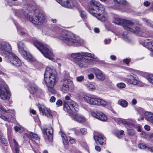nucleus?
<instances>
[{
    "label": "nucleus",
    "mask_w": 153,
    "mask_h": 153,
    "mask_svg": "<svg viewBox=\"0 0 153 153\" xmlns=\"http://www.w3.org/2000/svg\"><path fill=\"white\" fill-rule=\"evenodd\" d=\"M51 36L63 40L66 44L69 46H79L83 42L82 40L79 38L75 37L71 32L66 30L62 31L59 28H56L55 30L52 32Z\"/></svg>",
    "instance_id": "obj_1"
},
{
    "label": "nucleus",
    "mask_w": 153,
    "mask_h": 153,
    "mask_svg": "<svg viewBox=\"0 0 153 153\" xmlns=\"http://www.w3.org/2000/svg\"><path fill=\"white\" fill-rule=\"evenodd\" d=\"M31 6L28 4L25 5L22 10H16V15L18 16H22L24 15L32 23L37 25L42 24L45 19V16L42 13L31 11Z\"/></svg>",
    "instance_id": "obj_2"
},
{
    "label": "nucleus",
    "mask_w": 153,
    "mask_h": 153,
    "mask_svg": "<svg viewBox=\"0 0 153 153\" xmlns=\"http://www.w3.org/2000/svg\"><path fill=\"white\" fill-rule=\"evenodd\" d=\"M89 12L100 21L104 22L106 19L107 15L104 6L94 0L90 1L88 3Z\"/></svg>",
    "instance_id": "obj_3"
},
{
    "label": "nucleus",
    "mask_w": 153,
    "mask_h": 153,
    "mask_svg": "<svg viewBox=\"0 0 153 153\" xmlns=\"http://www.w3.org/2000/svg\"><path fill=\"white\" fill-rule=\"evenodd\" d=\"M112 22L116 24L122 25L125 29L129 31H131L139 35L140 34V29L139 27H135L134 30L131 27L134 24V23L131 21L114 17L113 19Z\"/></svg>",
    "instance_id": "obj_4"
},
{
    "label": "nucleus",
    "mask_w": 153,
    "mask_h": 153,
    "mask_svg": "<svg viewBox=\"0 0 153 153\" xmlns=\"http://www.w3.org/2000/svg\"><path fill=\"white\" fill-rule=\"evenodd\" d=\"M71 96L70 94L65 96V99L66 101H64L63 104L64 110L66 111L70 116L73 115V113H75L79 110L78 105L71 99Z\"/></svg>",
    "instance_id": "obj_5"
},
{
    "label": "nucleus",
    "mask_w": 153,
    "mask_h": 153,
    "mask_svg": "<svg viewBox=\"0 0 153 153\" xmlns=\"http://www.w3.org/2000/svg\"><path fill=\"white\" fill-rule=\"evenodd\" d=\"M33 44L45 57L50 59H53L54 54L48 45L37 40L34 41Z\"/></svg>",
    "instance_id": "obj_6"
},
{
    "label": "nucleus",
    "mask_w": 153,
    "mask_h": 153,
    "mask_svg": "<svg viewBox=\"0 0 153 153\" xmlns=\"http://www.w3.org/2000/svg\"><path fill=\"white\" fill-rule=\"evenodd\" d=\"M56 75L51 68H47L44 74V81L46 85L53 86L56 83Z\"/></svg>",
    "instance_id": "obj_7"
},
{
    "label": "nucleus",
    "mask_w": 153,
    "mask_h": 153,
    "mask_svg": "<svg viewBox=\"0 0 153 153\" xmlns=\"http://www.w3.org/2000/svg\"><path fill=\"white\" fill-rule=\"evenodd\" d=\"M2 81L0 82V97L3 100L8 99L10 97V92L8 86L5 82Z\"/></svg>",
    "instance_id": "obj_8"
},
{
    "label": "nucleus",
    "mask_w": 153,
    "mask_h": 153,
    "mask_svg": "<svg viewBox=\"0 0 153 153\" xmlns=\"http://www.w3.org/2000/svg\"><path fill=\"white\" fill-rule=\"evenodd\" d=\"M11 45L6 42H4L0 43V51H2L4 54L9 56L12 54Z\"/></svg>",
    "instance_id": "obj_9"
},
{
    "label": "nucleus",
    "mask_w": 153,
    "mask_h": 153,
    "mask_svg": "<svg viewBox=\"0 0 153 153\" xmlns=\"http://www.w3.org/2000/svg\"><path fill=\"white\" fill-rule=\"evenodd\" d=\"M72 81L70 79H64L60 82V86L61 90L65 92L69 90L70 85L72 84Z\"/></svg>",
    "instance_id": "obj_10"
},
{
    "label": "nucleus",
    "mask_w": 153,
    "mask_h": 153,
    "mask_svg": "<svg viewBox=\"0 0 153 153\" xmlns=\"http://www.w3.org/2000/svg\"><path fill=\"white\" fill-rule=\"evenodd\" d=\"M62 6L68 8H72L75 5V0H56Z\"/></svg>",
    "instance_id": "obj_11"
},
{
    "label": "nucleus",
    "mask_w": 153,
    "mask_h": 153,
    "mask_svg": "<svg viewBox=\"0 0 153 153\" xmlns=\"http://www.w3.org/2000/svg\"><path fill=\"white\" fill-rule=\"evenodd\" d=\"M43 134L47 136V138L49 141L53 140V129L52 127H49L48 128H43L42 130Z\"/></svg>",
    "instance_id": "obj_12"
},
{
    "label": "nucleus",
    "mask_w": 153,
    "mask_h": 153,
    "mask_svg": "<svg viewBox=\"0 0 153 153\" xmlns=\"http://www.w3.org/2000/svg\"><path fill=\"white\" fill-rule=\"evenodd\" d=\"M91 114L93 117L102 121H105L107 119V116L101 112H92Z\"/></svg>",
    "instance_id": "obj_13"
},
{
    "label": "nucleus",
    "mask_w": 153,
    "mask_h": 153,
    "mask_svg": "<svg viewBox=\"0 0 153 153\" xmlns=\"http://www.w3.org/2000/svg\"><path fill=\"white\" fill-rule=\"evenodd\" d=\"M125 81L128 83L134 85H137L139 83L138 79L132 75L127 76V77L125 79Z\"/></svg>",
    "instance_id": "obj_14"
},
{
    "label": "nucleus",
    "mask_w": 153,
    "mask_h": 153,
    "mask_svg": "<svg viewBox=\"0 0 153 153\" xmlns=\"http://www.w3.org/2000/svg\"><path fill=\"white\" fill-rule=\"evenodd\" d=\"M3 112H5L6 113H8L9 112L4 109L2 106L0 105V117L3 119L4 120L8 121L10 122V120H9V118H12V117H13L14 114L13 113H11L10 114H9V115H10V116H9L8 118H7L5 116L2 115V113Z\"/></svg>",
    "instance_id": "obj_15"
},
{
    "label": "nucleus",
    "mask_w": 153,
    "mask_h": 153,
    "mask_svg": "<svg viewBox=\"0 0 153 153\" xmlns=\"http://www.w3.org/2000/svg\"><path fill=\"white\" fill-rule=\"evenodd\" d=\"M12 55H10L9 57L11 56L12 59L10 61L11 62L16 66H19L21 65L22 62L20 59L15 54L12 53Z\"/></svg>",
    "instance_id": "obj_16"
},
{
    "label": "nucleus",
    "mask_w": 153,
    "mask_h": 153,
    "mask_svg": "<svg viewBox=\"0 0 153 153\" xmlns=\"http://www.w3.org/2000/svg\"><path fill=\"white\" fill-rule=\"evenodd\" d=\"M83 98L86 102L90 104L96 105L97 104V98L85 96L83 97Z\"/></svg>",
    "instance_id": "obj_17"
},
{
    "label": "nucleus",
    "mask_w": 153,
    "mask_h": 153,
    "mask_svg": "<svg viewBox=\"0 0 153 153\" xmlns=\"http://www.w3.org/2000/svg\"><path fill=\"white\" fill-rule=\"evenodd\" d=\"M39 110L40 112L43 115H45L48 117L50 118L52 117L53 116L51 114V111L49 109L46 108H42L39 107Z\"/></svg>",
    "instance_id": "obj_18"
},
{
    "label": "nucleus",
    "mask_w": 153,
    "mask_h": 153,
    "mask_svg": "<svg viewBox=\"0 0 153 153\" xmlns=\"http://www.w3.org/2000/svg\"><path fill=\"white\" fill-rule=\"evenodd\" d=\"M94 139L96 142L98 141L100 145H104L105 143L106 138L101 134L94 136Z\"/></svg>",
    "instance_id": "obj_19"
},
{
    "label": "nucleus",
    "mask_w": 153,
    "mask_h": 153,
    "mask_svg": "<svg viewBox=\"0 0 153 153\" xmlns=\"http://www.w3.org/2000/svg\"><path fill=\"white\" fill-rule=\"evenodd\" d=\"M80 58V59L79 61H76L75 63L80 67H84V65H85V63L88 62L89 59L87 56L85 57L83 56L81 58Z\"/></svg>",
    "instance_id": "obj_20"
},
{
    "label": "nucleus",
    "mask_w": 153,
    "mask_h": 153,
    "mask_svg": "<svg viewBox=\"0 0 153 153\" xmlns=\"http://www.w3.org/2000/svg\"><path fill=\"white\" fill-rule=\"evenodd\" d=\"M95 74L97 79L100 81H103L105 79V75L102 73L100 70L98 69L96 70Z\"/></svg>",
    "instance_id": "obj_21"
},
{
    "label": "nucleus",
    "mask_w": 153,
    "mask_h": 153,
    "mask_svg": "<svg viewBox=\"0 0 153 153\" xmlns=\"http://www.w3.org/2000/svg\"><path fill=\"white\" fill-rule=\"evenodd\" d=\"M82 53H73L71 54V57L72 58L74 59L75 62L76 61H78L80 59V58H81L83 57Z\"/></svg>",
    "instance_id": "obj_22"
},
{
    "label": "nucleus",
    "mask_w": 153,
    "mask_h": 153,
    "mask_svg": "<svg viewBox=\"0 0 153 153\" xmlns=\"http://www.w3.org/2000/svg\"><path fill=\"white\" fill-rule=\"evenodd\" d=\"M144 46L151 51H152V46H153V41L150 39H146L144 42Z\"/></svg>",
    "instance_id": "obj_23"
},
{
    "label": "nucleus",
    "mask_w": 153,
    "mask_h": 153,
    "mask_svg": "<svg viewBox=\"0 0 153 153\" xmlns=\"http://www.w3.org/2000/svg\"><path fill=\"white\" fill-rule=\"evenodd\" d=\"M145 118L147 120L153 122V113L146 112L145 113Z\"/></svg>",
    "instance_id": "obj_24"
},
{
    "label": "nucleus",
    "mask_w": 153,
    "mask_h": 153,
    "mask_svg": "<svg viewBox=\"0 0 153 153\" xmlns=\"http://www.w3.org/2000/svg\"><path fill=\"white\" fill-rule=\"evenodd\" d=\"M2 144L5 146L8 144L7 140L4 137L3 134L0 130V144Z\"/></svg>",
    "instance_id": "obj_25"
},
{
    "label": "nucleus",
    "mask_w": 153,
    "mask_h": 153,
    "mask_svg": "<svg viewBox=\"0 0 153 153\" xmlns=\"http://www.w3.org/2000/svg\"><path fill=\"white\" fill-rule=\"evenodd\" d=\"M20 53L22 54V53H24L26 54L25 51L24 49V44L21 42H18L17 44Z\"/></svg>",
    "instance_id": "obj_26"
},
{
    "label": "nucleus",
    "mask_w": 153,
    "mask_h": 153,
    "mask_svg": "<svg viewBox=\"0 0 153 153\" xmlns=\"http://www.w3.org/2000/svg\"><path fill=\"white\" fill-rule=\"evenodd\" d=\"M38 90V87L36 85L34 84H31L30 85L29 91L31 94H33L35 93Z\"/></svg>",
    "instance_id": "obj_27"
},
{
    "label": "nucleus",
    "mask_w": 153,
    "mask_h": 153,
    "mask_svg": "<svg viewBox=\"0 0 153 153\" xmlns=\"http://www.w3.org/2000/svg\"><path fill=\"white\" fill-rule=\"evenodd\" d=\"M114 3L116 5L119 6L120 5H127L128 3L125 0H113Z\"/></svg>",
    "instance_id": "obj_28"
},
{
    "label": "nucleus",
    "mask_w": 153,
    "mask_h": 153,
    "mask_svg": "<svg viewBox=\"0 0 153 153\" xmlns=\"http://www.w3.org/2000/svg\"><path fill=\"white\" fill-rule=\"evenodd\" d=\"M131 121L130 120L129 121L128 120H123L122 121V123L124 126H126L129 128H132L134 126V125L131 122Z\"/></svg>",
    "instance_id": "obj_29"
},
{
    "label": "nucleus",
    "mask_w": 153,
    "mask_h": 153,
    "mask_svg": "<svg viewBox=\"0 0 153 153\" xmlns=\"http://www.w3.org/2000/svg\"><path fill=\"white\" fill-rule=\"evenodd\" d=\"M73 119L75 120L79 123L83 122L85 121V118L81 116H75Z\"/></svg>",
    "instance_id": "obj_30"
},
{
    "label": "nucleus",
    "mask_w": 153,
    "mask_h": 153,
    "mask_svg": "<svg viewBox=\"0 0 153 153\" xmlns=\"http://www.w3.org/2000/svg\"><path fill=\"white\" fill-rule=\"evenodd\" d=\"M117 103L123 107H126L128 105L127 102L126 100L123 99L119 100L118 101Z\"/></svg>",
    "instance_id": "obj_31"
},
{
    "label": "nucleus",
    "mask_w": 153,
    "mask_h": 153,
    "mask_svg": "<svg viewBox=\"0 0 153 153\" xmlns=\"http://www.w3.org/2000/svg\"><path fill=\"white\" fill-rule=\"evenodd\" d=\"M128 32H124L123 34L122 38L125 41L129 42L130 41L129 38V34L128 33Z\"/></svg>",
    "instance_id": "obj_32"
},
{
    "label": "nucleus",
    "mask_w": 153,
    "mask_h": 153,
    "mask_svg": "<svg viewBox=\"0 0 153 153\" xmlns=\"http://www.w3.org/2000/svg\"><path fill=\"white\" fill-rule=\"evenodd\" d=\"M25 53L26 54H25L24 53H22L21 54L23 56L25 59L27 60L31 61L32 59V57L31 55L30 54L27 53L26 51Z\"/></svg>",
    "instance_id": "obj_33"
},
{
    "label": "nucleus",
    "mask_w": 153,
    "mask_h": 153,
    "mask_svg": "<svg viewBox=\"0 0 153 153\" xmlns=\"http://www.w3.org/2000/svg\"><path fill=\"white\" fill-rule=\"evenodd\" d=\"M97 105H101L104 106L107 105V102L104 100L100 99L97 98Z\"/></svg>",
    "instance_id": "obj_34"
},
{
    "label": "nucleus",
    "mask_w": 153,
    "mask_h": 153,
    "mask_svg": "<svg viewBox=\"0 0 153 153\" xmlns=\"http://www.w3.org/2000/svg\"><path fill=\"white\" fill-rule=\"evenodd\" d=\"M29 138H33L36 140H38L39 138L38 136L36 134L32 132H29L28 136Z\"/></svg>",
    "instance_id": "obj_35"
},
{
    "label": "nucleus",
    "mask_w": 153,
    "mask_h": 153,
    "mask_svg": "<svg viewBox=\"0 0 153 153\" xmlns=\"http://www.w3.org/2000/svg\"><path fill=\"white\" fill-rule=\"evenodd\" d=\"M82 53L83 54H83V56H84V57L87 56V58L89 59L88 61L91 59L89 58V57L94 58V54L88 53Z\"/></svg>",
    "instance_id": "obj_36"
},
{
    "label": "nucleus",
    "mask_w": 153,
    "mask_h": 153,
    "mask_svg": "<svg viewBox=\"0 0 153 153\" xmlns=\"http://www.w3.org/2000/svg\"><path fill=\"white\" fill-rule=\"evenodd\" d=\"M82 53L83 54H83V56H84V57L87 56V58L89 59L88 61L91 59L89 58V57L94 58V54L88 53Z\"/></svg>",
    "instance_id": "obj_37"
},
{
    "label": "nucleus",
    "mask_w": 153,
    "mask_h": 153,
    "mask_svg": "<svg viewBox=\"0 0 153 153\" xmlns=\"http://www.w3.org/2000/svg\"><path fill=\"white\" fill-rule=\"evenodd\" d=\"M48 88V91L49 92L51 93L52 94H54L56 93V91L53 88L54 86H49L48 85H46Z\"/></svg>",
    "instance_id": "obj_38"
},
{
    "label": "nucleus",
    "mask_w": 153,
    "mask_h": 153,
    "mask_svg": "<svg viewBox=\"0 0 153 153\" xmlns=\"http://www.w3.org/2000/svg\"><path fill=\"white\" fill-rule=\"evenodd\" d=\"M143 19L144 22L147 23V24L150 27L153 28V24H152L153 22L152 21L146 19Z\"/></svg>",
    "instance_id": "obj_39"
},
{
    "label": "nucleus",
    "mask_w": 153,
    "mask_h": 153,
    "mask_svg": "<svg viewBox=\"0 0 153 153\" xmlns=\"http://www.w3.org/2000/svg\"><path fill=\"white\" fill-rule=\"evenodd\" d=\"M146 78L150 83L153 84V75H149L147 76Z\"/></svg>",
    "instance_id": "obj_40"
},
{
    "label": "nucleus",
    "mask_w": 153,
    "mask_h": 153,
    "mask_svg": "<svg viewBox=\"0 0 153 153\" xmlns=\"http://www.w3.org/2000/svg\"><path fill=\"white\" fill-rule=\"evenodd\" d=\"M127 133L130 136H133L135 134L134 131L132 129L128 130Z\"/></svg>",
    "instance_id": "obj_41"
},
{
    "label": "nucleus",
    "mask_w": 153,
    "mask_h": 153,
    "mask_svg": "<svg viewBox=\"0 0 153 153\" xmlns=\"http://www.w3.org/2000/svg\"><path fill=\"white\" fill-rule=\"evenodd\" d=\"M87 87L90 90H94L95 88V86L91 84H88L86 85Z\"/></svg>",
    "instance_id": "obj_42"
},
{
    "label": "nucleus",
    "mask_w": 153,
    "mask_h": 153,
    "mask_svg": "<svg viewBox=\"0 0 153 153\" xmlns=\"http://www.w3.org/2000/svg\"><path fill=\"white\" fill-rule=\"evenodd\" d=\"M117 86L119 88H122L126 87V85L123 82L119 83L117 84Z\"/></svg>",
    "instance_id": "obj_43"
},
{
    "label": "nucleus",
    "mask_w": 153,
    "mask_h": 153,
    "mask_svg": "<svg viewBox=\"0 0 153 153\" xmlns=\"http://www.w3.org/2000/svg\"><path fill=\"white\" fill-rule=\"evenodd\" d=\"M80 15L81 17L83 19H85L86 18V15L85 11H82L81 12Z\"/></svg>",
    "instance_id": "obj_44"
},
{
    "label": "nucleus",
    "mask_w": 153,
    "mask_h": 153,
    "mask_svg": "<svg viewBox=\"0 0 153 153\" xmlns=\"http://www.w3.org/2000/svg\"><path fill=\"white\" fill-rule=\"evenodd\" d=\"M84 79V77L82 76L76 77V80L78 82H81Z\"/></svg>",
    "instance_id": "obj_45"
},
{
    "label": "nucleus",
    "mask_w": 153,
    "mask_h": 153,
    "mask_svg": "<svg viewBox=\"0 0 153 153\" xmlns=\"http://www.w3.org/2000/svg\"><path fill=\"white\" fill-rule=\"evenodd\" d=\"M138 147L140 149H145L147 148L146 146L143 145V144H139L138 145Z\"/></svg>",
    "instance_id": "obj_46"
},
{
    "label": "nucleus",
    "mask_w": 153,
    "mask_h": 153,
    "mask_svg": "<svg viewBox=\"0 0 153 153\" xmlns=\"http://www.w3.org/2000/svg\"><path fill=\"white\" fill-rule=\"evenodd\" d=\"M56 104L58 106H61L62 104V102L61 100H59L56 102Z\"/></svg>",
    "instance_id": "obj_47"
},
{
    "label": "nucleus",
    "mask_w": 153,
    "mask_h": 153,
    "mask_svg": "<svg viewBox=\"0 0 153 153\" xmlns=\"http://www.w3.org/2000/svg\"><path fill=\"white\" fill-rule=\"evenodd\" d=\"M21 127L19 125L16 126L15 127L14 129L16 131H19L20 130H21Z\"/></svg>",
    "instance_id": "obj_48"
},
{
    "label": "nucleus",
    "mask_w": 153,
    "mask_h": 153,
    "mask_svg": "<svg viewBox=\"0 0 153 153\" xmlns=\"http://www.w3.org/2000/svg\"><path fill=\"white\" fill-rule=\"evenodd\" d=\"M69 141L71 144L74 143H75L76 140L72 137H70Z\"/></svg>",
    "instance_id": "obj_49"
},
{
    "label": "nucleus",
    "mask_w": 153,
    "mask_h": 153,
    "mask_svg": "<svg viewBox=\"0 0 153 153\" xmlns=\"http://www.w3.org/2000/svg\"><path fill=\"white\" fill-rule=\"evenodd\" d=\"M148 140L153 142V134H152L149 135Z\"/></svg>",
    "instance_id": "obj_50"
},
{
    "label": "nucleus",
    "mask_w": 153,
    "mask_h": 153,
    "mask_svg": "<svg viewBox=\"0 0 153 153\" xmlns=\"http://www.w3.org/2000/svg\"><path fill=\"white\" fill-rule=\"evenodd\" d=\"M80 132L83 134H85L86 133V129L85 128L81 129L80 130Z\"/></svg>",
    "instance_id": "obj_51"
},
{
    "label": "nucleus",
    "mask_w": 153,
    "mask_h": 153,
    "mask_svg": "<svg viewBox=\"0 0 153 153\" xmlns=\"http://www.w3.org/2000/svg\"><path fill=\"white\" fill-rule=\"evenodd\" d=\"M131 60L127 58L123 60V62L126 63L127 64H128L129 62H130Z\"/></svg>",
    "instance_id": "obj_52"
},
{
    "label": "nucleus",
    "mask_w": 153,
    "mask_h": 153,
    "mask_svg": "<svg viewBox=\"0 0 153 153\" xmlns=\"http://www.w3.org/2000/svg\"><path fill=\"white\" fill-rule=\"evenodd\" d=\"M63 142L64 144H66L68 143V140L67 138V137H66L65 138H63Z\"/></svg>",
    "instance_id": "obj_53"
},
{
    "label": "nucleus",
    "mask_w": 153,
    "mask_h": 153,
    "mask_svg": "<svg viewBox=\"0 0 153 153\" xmlns=\"http://www.w3.org/2000/svg\"><path fill=\"white\" fill-rule=\"evenodd\" d=\"M56 100V98L54 96H52L50 100V101L51 102H55Z\"/></svg>",
    "instance_id": "obj_54"
},
{
    "label": "nucleus",
    "mask_w": 153,
    "mask_h": 153,
    "mask_svg": "<svg viewBox=\"0 0 153 153\" xmlns=\"http://www.w3.org/2000/svg\"><path fill=\"white\" fill-rule=\"evenodd\" d=\"M88 78L89 79H93L94 78V75L92 74H90L88 75Z\"/></svg>",
    "instance_id": "obj_55"
},
{
    "label": "nucleus",
    "mask_w": 153,
    "mask_h": 153,
    "mask_svg": "<svg viewBox=\"0 0 153 153\" xmlns=\"http://www.w3.org/2000/svg\"><path fill=\"white\" fill-rule=\"evenodd\" d=\"M143 4L146 7H148L150 5V3L148 1H146L144 2Z\"/></svg>",
    "instance_id": "obj_56"
},
{
    "label": "nucleus",
    "mask_w": 153,
    "mask_h": 153,
    "mask_svg": "<svg viewBox=\"0 0 153 153\" xmlns=\"http://www.w3.org/2000/svg\"><path fill=\"white\" fill-rule=\"evenodd\" d=\"M13 143H14V144L15 146V147H18V144L17 142L16 141L15 139H13Z\"/></svg>",
    "instance_id": "obj_57"
},
{
    "label": "nucleus",
    "mask_w": 153,
    "mask_h": 153,
    "mask_svg": "<svg viewBox=\"0 0 153 153\" xmlns=\"http://www.w3.org/2000/svg\"><path fill=\"white\" fill-rule=\"evenodd\" d=\"M131 102L133 105H135L137 103V101L136 99L134 98L132 100Z\"/></svg>",
    "instance_id": "obj_58"
},
{
    "label": "nucleus",
    "mask_w": 153,
    "mask_h": 153,
    "mask_svg": "<svg viewBox=\"0 0 153 153\" xmlns=\"http://www.w3.org/2000/svg\"><path fill=\"white\" fill-rule=\"evenodd\" d=\"M144 128L147 131H149L150 129V127L149 126L147 125H146L144 126Z\"/></svg>",
    "instance_id": "obj_59"
},
{
    "label": "nucleus",
    "mask_w": 153,
    "mask_h": 153,
    "mask_svg": "<svg viewBox=\"0 0 153 153\" xmlns=\"http://www.w3.org/2000/svg\"><path fill=\"white\" fill-rule=\"evenodd\" d=\"M60 134L61 135V136L62 138V139H63V138H65L66 136L62 132H60Z\"/></svg>",
    "instance_id": "obj_60"
},
{
    "label": "nucleus",
    "mask_w": 153,
    "mask_h": 153,
    "mask_svg": "<svg viewBox=\"0 0 153 153\" xmlns=\"http://www.w3.org/2000/svg\"><path fill=\"white\" fill-rule=\"evenodd\" d=\"M95 149L96 150L99 152H100L101 150V148L99 146H97L95 147Z\"/></svg>",
    "instance_id": "obj_61"
},
{
    "label": "nucleus",
    "mask_w": 153,
    "mask_h": 153,
    "mask_svg": "<svg viewBox=\"0 0 153 153\" xmlns=\"http://www.w3.org/2000/svg\"><path fill=\"white\" fill-rule=\"evenodd\" d=\"M19 148L18 147H15V153H19Z\"/></svg>",
    "instance_id": "obj_62"
},
{
    "label": "nucleus",
    "mask_w": 153,
    "mask_h": 153,
    "mask_svg": "<svg viewBox=\"0 0 153 153\" xmlns=\"http://www.w3.org/2000/svg\"><path fill=\"white\" fill-rule=\"evenodd\" d=\"M95 32L96 33H99L100 32L99 29L97 28H95L94 29Z\"/></svg>",
    "instance_id": "obj_63"
},
{
    "label": "nucleus",
    "mask_w": 153,
    "mask_h": 153,
    "mask_svg": "<svg viewBox=\"0 0 153 153\" xmlns=\"http://www.w3.org/2000/svg\"><path fill=\"white\" fill-rule=\"evenodd\" d=\"M111 59L113 60H115L116 59V57L114 55H111L110 56Z\"/></svg>",
    "instance_id": "obj_64"
}]
</instances>
